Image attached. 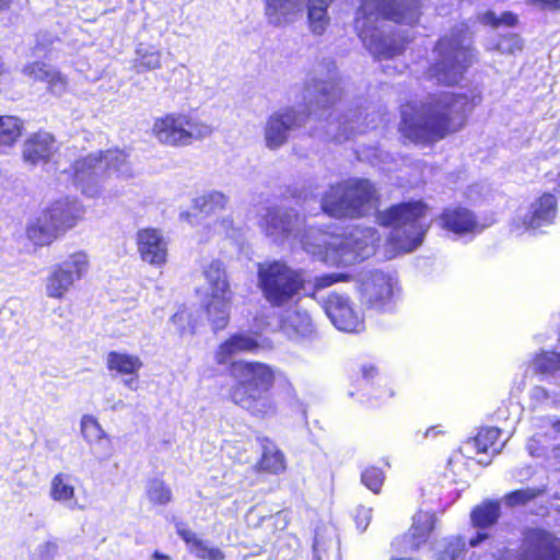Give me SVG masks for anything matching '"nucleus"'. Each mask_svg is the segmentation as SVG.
I'll list each match as a JSON object with an SVG mask.
<instances>
[{"instance_id":"obj_1","label":"nucleus","mask_w":560,"mask_h":560,"mask_svg":"<svg viewBox=\"0 0 560 560\" xmlns=\"http://www.w3.org/2000/svg\"><path fill=\"white\" fill-rule=\"evenodd\" d=\"M340 89L330 75L328 80L311 79L304 89V105L283 107L273 112L264 126V141L269 150H278L288 143L291 135L303 128L311 117L318 120L319 126L312 131V136L325 140L343 142L351 136L374 129L383 121L382 116L359 122L362 113L350 110L349 114H340V109L332 108L340 100Z\"/></svg>"},{"instance_id":"obj_2","label":"nucleus","mask_w":560,"mask_h":560,"mask_svg":"<svg viewBox=\"0 0 560 560\" xmlns=\"http://www.w3.org/2000/svg\"><path fill=\"white\" fill-rule=\"evenodd\" d=\"M420 15L419 0H361L354 30L375 58L389 59L404 52L408 39L389 28L385 21L413 25Z\"/></svg>"},{"instance_id":"obj_3","label":"nucleus","mask_w":560,"mask_h":560,"mask_svg":"<svg viewBox=\"0 0 560 560\" xmlns=\"http://www.w3.org/2000/svg\"><path fill=\"white\" fill-rule=\"evenodd\" d=\"M472 105L465 94L442 92L400 108V131L409 140L429 143L460 130Z\"/></svg>"},{"instance_id":"obj_4","label":"nucleus","mask_w":560,"mask_h":560,"mask_svg":"<svg viewBox=\"0 0 560 560\" xmlns=\"http://www.w3.org/2000/svg\"><path fill=\"white\" fill-rule=\"evenodd\" d=\"M231 374L236 380L230 392L235 405L258 418L276 415L277 404L270 394L275 373L269 365L240 361L232 364Z\"/></svg>"},{"instance_id":"obj_5","label":"nucleus","mask_w":560,"mask_h":560,"mask_svg":"<svg viewBox=\"0 0 560 560\" xmlns=\"http://www.w3.org/2000/svg\"><path fill=\"white\" fill-rule=\"evenodd\" d=\"M435 61L428 74L445 85L457 84L476 59L468 26L460 23L452 27L435 44Z\"/></svg>"},{"instance_id":"obj_6","label":"nucleus","mask_w":560,"mask_h":560,"mask_svg":"<svg viewBox=\"0 0 560 560\" xmlns=\"http://www.w3.org/2000/svg\"><path fill=\"white\" fill-rule=\"evenodd\" d=\"M312 233L322 243L314 245L307 241L306 248L324 262L335 261L336 258L347 265L362 261L375 253L380 242L377 231L373 228L357 226L343 237L316 231Z\"/></svg>"},{"instance_id":"obj_7","label":"nucleus","mask_w":560,"mask_h":560,"mask_svg":"<svg viewBox=\"0 0 560 560\" xmlns=\"http://www.w3.org/2000/svg\"><path fill=\"white\" fill-rule=\"evenodd\" d=\"M427 210L421 201L401 202L380 211L376 219L381 225L392 229L388 240L396 249L412 252L422 244L429 229Z\"/></svg>"},{"instance_id":"obj_8","label":"nucleus","mask_w":560,"mask_h":560,"mask_svg":"<svg viewBox=\"0 0 560 560\" xmlns=\"http://www.w3.org/2000/svg\"><path fill=\"white\" fill-rule=\"evenodd\" d=\"M74 185L82 194L94 197L98 194L100 184L106 174H115L119 178H130L133 171L127 154L114 150L91 153L77 160L71 166Z\"/></svg>"},{"instance_id":"obj_9","label":"nucleus","mask_w":560,"mask_h":560,"mask_svg":"<svg viewBox=\"0 0 560 560\" xmlns=\"http://www.w3.org/2000/svg\"><path fill=\"white\" fill-rule=\"evenodd\" d=\"M376 190L368 179H349L330 186L323 196L322 209L335 218L357 219L375 207Z\"/></svg>"},{"instance_id":"obj_10","label":"nucleus","mask_w":560,"mask_h":560,"mask_svg":"<svg viewBox=\"0 0 560 560\" xmlns=\"http://www.w3.org/2000/svg\"><path fill=\"white\" fill-rule=\"evenodd\" d=\"M258 287L273 307L289 304L303 288L302 273L282 261L258 265Z\"/></svg>"},{"instance_id":"obj_11","label":"nucleus","mask_w":560,"mask_h":560,"mask_svg":"<svg viewBox=\"0 0 560 560\" xmlns=\"http://www.w3.org/2000/svg\"><path fill=\"white\" fill-rule=\"evenodd\" d=\"M266 224L268 235L273 236L276 240L289 237L300 238L303 249L313 257L315 256L306 248V242L308 241L314 245L320 244L322 240L312 235V232L326 233L314 226L305 228L304 218L300 217L294 209H268Z\"/></svg>"},{"instance_id":"obj_12","label":"nucleus","mask_w":560,"mask_h":560,"mask_svg":"<svg viewBox=\"0 0 560 560\" xmlns=\"http://www.w3.org/2000/svg\"><path fill=\"white\" fill-rule=\"evenodd\" d=\"M395 284V279L383 271L362 272L359 280L362 304L378 313L392 311Z\"/></svg>"},{"instance_id":"obj_13","label":"nucleus","mask_w":560,"mask_h":560,"mask_svg":"<svg viewBox=\"0 0 560 560\" xmlns=\"http://www.w3.org/2000/svg\"><path fill=\"white\" fill-rule=\"evenodd\" d=\"M89 260L84 253H75L62 262L55 265L46 279V294L61 299L77 280L88 273Z\"/></svg>"},{"instance_id":"obj_14","label":"nucleus","mask_w":560,"mask_h":560,"mask_svg":"<svg viewBox=\"0 0 560 560\" xmlns=\"http://www.w3.org/2000/svg\"><path fill=\"white\" fill-rule=\"evenodd\" d=\"M325 313L332 325L340 331L361 332L364 330L362 313L350 296L330 292L323 302Z\"/></svg>"},{"instance_id":"obj_15","label":"nucleus","mask_w":560,"mask_h":560,"mask_svg":"<svg viewBox=\"0 0 560 560\" xmlns=\"http://www.w3.org/2000/svg\"><path fill=\"white\" fill-rule=\"evenodd\" d=\"M516 553V560H560V539L541 529H528Z\"/></svg>"},{"instance_id":"obj_16","label":"nucleus","mask_w":560,"mask_h":560,"mask_svg":"<svg viewBox=\"0 0 560 560\" xmlns=\"http://www.w3.org/2000/svg\"><path fill=\"white\" fill-rule=\"evenodd\" d=\"M188 116L184 114H167L158 118L153 125V133L156 139L167 145H187L186 127Z\"/></svg>"},{"instance_id":"obj_17","label":"nucleus","mask_w":560,"mask_h":560,"mask_svg":"<svg viewBox=\"0 0 560 560\" xmlns=\"http://www.w3.org/2000/svg\"><path fill=\"white\" fill-rule=\"evenodd\" d=\"M137 246L142 260L158 266L166 261L167 245L160 231L154 229L138 231Z\"/></svg>"},{"instance_id":"obj_18","label":"nucleus","mask_w":560,"mask_h":560,"mask_svg":"<svg viewBox=\"0 0 560 560\" xmlns=\"http://www.w3.org/2000/svg\"><path fill=\"white\" fill-rule=\"evenodd\" d=\"M43 213L62 234L82 218L83 208L77 200L65 198L52 202Z\"/></svg>"},{"instance_id":"obj_19","label":"nucleus","mask_w":560,"mask_h":560,"mask_svg":"<svg viewBox=\"0 0 560 560\" xmlns=\"http://www.w3.org/2000/svg\"><path fill=\"white\" fill-rule=\"evenodd\" d=\"M557 212V201L551 194H544L529 205L526 212L521 215L522 224L526 230H537L551 224Z\"/></svg>"},{"instance_id":"obj_20","label":"nucleus","mask_w":560,"mask_h":560,"mask_svg":"<svg viewBox=\"0 0 560 560\" xmlns=\"http://www.w3.org/2000/svg\"><path fill=\"white\" fill-rule=\"evenodd\" d=\"M500 513L501 506L498 501H485L471 511V524L475 528H478L476 536L469 539V546L471 548L478 547L482 541L489 538L486 529L498 522Z\"/></svg>"},{"instance_id":"obj_21","label":"nucleus","mask_w":560,"mask_h":560,"mask_svg":"<svg viewBox=\"0 0 560 560\" xmlns=\"http://www.w3.org/2000/svg\"><path fill=\"white\" fill-rule=\"evenodd\" d=\"M106 366L110 372L129 377L122 381L124 385L131 390L139 387V371L142 368V361L138 355L110 351L106 357Z\"/></svg>"},{"instance_id":"obj_22","label":"nucleus","mask_w":560,"mask_h":560,"mask_svg":"<svg viewBox=\"0 0 560 560\" xmlns=\"http://www.w3.org/2000/svg\"><path fill=\"white\" fill-rule=\"evenodd\" d=\"M54 136L46 131L32 135L23 144V159L25 162L36 165L48 162L57 152Z\"/></svg>"},{"instance_id":"obj_23","label":"nucleus","mask_w":560,"mask_h":560,"mask_svg":"<svg viewBox=\"0 0 560 560\" xmlns=\"http://www.w3.org/2000/svg\"><path fill=\"white\" fill-rule=\"evenodd\" d=\"M260 347L254 336L235 334L220 345L214 353V360L218 364H226L234 355L243 352H256Z\"/></svg>"},{"instance_id":"obj_24","label":"nucleus","mask_w":560,"mask_h":560,"mask_svg":"<svg viewBox=\"0 0 560 560\" xmlns=\"http://www.w3.org/2000/svg\"><path fill=\"white\" fill-rule=\"evenodd\" d=\"M435 516L429 512H419L413 516V523L409 532L404 535L401 541L404 551H413L427 542L433 529Z\"/></svg>"},{"instance_id":"obj_25","label":"nucleus","mask_w":560,"mask_h":560,"mask_svg":"<svg viewBox=\"0 0 560 560\" xmlns=\"http://www.w3.org/2000/svg\"><path fill=\"white\" fill-rule=\"evenodd\" d=\"M339 544L331 525L317 527L313 542V560H339Z\"/></svg>"},{"instance_id":"obj_26","label":"nucleus","mask_w":560,"mask_h":560,"mask_svg":"<svg viewBox=\"0 0 560 560\" xmlns=\"http://www.w3.org/2000/svg\"><path fill=\"white\" fill-rule=\"evenodd\" d=\"M305 0H266L268 22L275 26L292 23L303 9Z\"/></svg>"},{"instance_id":"obj_27","label":"nucleus","mask_w":560,"mask_h":560,"mask_svg":"<svg viewBox=\"0 0 560 560\" xmlns=\"http://www.w3.org/2000/svg\"><path fill=\"white\" fill-rule=\"evenodd\" d=\"M23 73L31 79L46 81L49 90L54 94H61L66 91V78L60 72L43 62H32L24 66Z\"/></svg>"},{"instance_id":"obj_28","label":"nucleus","mask_w":560,"mask_h":560,"mask_svg":"<svg viewBox=\"0 0 560 560\" xmlns=\"http://www.w3.org/2000/svg\"><path fill=\"white\" fill-rule=\"evenodd\" d=\"M443 228L456 234L474 232L477 221L474 214L465 208L446 209L441 215Z\"/></svg>"},{"instance_id":"obj_29","label":"nucleus","mask_w":560,"mask_h":560,"mask_svg":"<svg viewBox=\"0 0 560 560\" xmlns=\"http://www.w3.org/2000/svg\"><path fill=\"white\" fill-rule=\"evenodd\" d=\"M59 235H61L59 231L43 212L30 221L26 228L27 238L36 246L49 245Z\"/></svg>"},{"instance_id":"obj_30","label":"nucleus","mask_w":560,"mask_h":560,"mask_svg":"<svg viewBox=\"0 0 560 560\" xmlns=\"http://www.w3.org/2000/svg\"><path fill=\"white\" fill-rule=\"evenodd\" d=\"M233 293L210 294L206 312L213 329H223L230 319V306Z\"/></svg>"},{"instance_id":"obj_31","label":"nucleus","mask_w":560,"mask_h":560,"mask_svg":"<svg viewBox=\"0 0 560 560\" xmlns=\"http://www.w3.org/2000/svg\"><path fill=\"white\" fill-rule=\"evenodd\" d=\"M262 450L261 458L257 463V469L269 474H280L285 469V458L283 453L269 439H259Z\"/></svg>"},{"instance_id":"obj_32","label":"nucleus","mask_w":560,"mask_h":560,"mask_svg":"<svg viewBox=\"0 0 560 560\" xmlns=\"http://www.w3.org/2000/svg\"><path fill=\"white\" fill-rule=\"evenodd\" d=\"M50 497L54 501L62 503L70 510L82 509L75 498L71 477L67 474H57L50 482Z\"/></svg>"},{"instance_id":"obj_33","label":"nucleus","mask_w":560,"mask_h":560,"mask_svg":"<svg viewBox=\"0 0 560 560\" xmlns=\"http://www.w3.org/2000/svg\"><path fill=\"white\" fill-rule=\"evenodd\" d=\"M334 0H308L307 1V22L311 32L314 35H323L330 23L328 8Z\"/></svg>"},{"instance_id":"obj_34","label":"nucleus","mask_w":560,"mask_h":560,"mask_svg":"<svg viewBox=\"0 0 560 560\" xmlns=\"http://www.w3.org/2000/svg\"><path fill=\"white\" fill-rule=\"evenodd\" d=\"M283 330L289 338L299 340L311 337L314 332V326L307 312L294 311L285 318Z\"/></svg>"},{"instance_id":"obj_35","label":"nucleus","mask_w":560,"mask_h":560,"mask_svg":"<svg viewBox=\"0 0 560 560\" xmlns=\"http://www.w3.org/2000/svg\"><path fill=\"white\" fill-rule=\"evenodd\" d=\"M203 276L209 284L210 294L232 293L225 269L221 261H211L205 268Z\"/></svg>"},{"instance_id":"obj_36","label":"nucleus","mask_w":560,"mask_h":560,"mask_svg":"<svg viewBox=\"0 0 560 560\" xmlns=\"http://www.w3.org/2000/svg\"><path fill=\"white\" fill-rule=\"evenodd\" d=\"M228 197L220 191H211L194 199V209L199 213L211 214L225 208Z\"/></svg>"},{"instance_id":"obj_37","label":"nucleus","mask_w":560,"mask_h":560,"mask_svg":"<svg viewBox=\"0 0 560 560\" xmlns=\"http://www.w3.org/2000/svg\"><path fill=\"white\" fill-rule=\"evenodd\" d=\"M23 121L15 116H0V145L11 147L21 136Z\"/></svg>"},{"instance_id":"obj_38","label":"nucleus","mask_w":560,"mask_h":560,"mask_svg":"<svg viewBox=\"0 0 560 560\" xmlns=\"http://www.w3.org/2000/svg\"><path fill=\"white\" fill-rule=\"evenodd\" d=\"M135 67L137 72L155 70L161 68V51L154 47L140 44L136 49Z\"/></svg>"},{"instance_id":"obj_39","label":"nucleus","mask_w":560,"mask_h":560,"mask_svg":"<svg viewBox=\"0 0 560 560\" xmlns=\"http://www.w3.org/2000/svg\"><path fill=\"white\" fill-rule=\"evenodd\" d=\"M465 541L460 537H450L439 544L436 548V560H458L464 556Z\"/></svg>"},{"instance_id":"obj_40","label":"nucleus","mask_w":560,"mask_h":560,"mask_svg":"<svg viewBox=\"0 0 560 560\" xmlns=\"http://www.w3.org/2000/svg\"><path fill=\"white\" fill-rule=\"evenodd\" d=\"M500 434L501 430L498 428H485L471 442H469V444L476 448L477 453H487L489 450H492L493 454H498L501 448L495 447V442Z\"/></svg>"},{"instance_id":"obj_41","label":"nucleus","mask_w":560,"mask_h":560,"mask_svg":"<svg viewBox=\"0 0 560 560\" xmlns=\"http://www.w3.org/2000/svg\"><path fill=\"white\" fill-rule=\"evenodd\" d=\"M145 493L151 503L159 505L167 504L173 498L171 488L160 478L148 480Z\"/></svg>"},{"instance_id":"obj_42","label":"nucleus","mask_w":560,"mask_h":560,"mask_svg":"<svg viewBox=\"0 0 560 560\" xmlns=\"http://www.w3.org/2000/svg\"><path fill=\"white\" fill-rule=\"evenodd\" d=\"M542 492L544 490L539 488L518 489L506 493L503 497V502L510 508L522 506L538 498Z\"/></svg>"},{"instance_id":"obj_43","label":"nucleus","mask_w":560,"mask_h":560,"mask_svg":"<svg viewBox=\"0 0 560 560\" xmlns=\"http://www.w3.org/2000/svg\"><path fill=\"white\" fill-rule=\"evenodd\" d=\"M81 431L84 439L90 443L100 441L105 436V432L102 429L101 424L92 416H84L82 418Z\"/></svg>"},{"instance_id":"obj_44","label":"nucleus","mask_w":560,"mask_h":560,"mask_svg":"<svg viewBox=\"0 0 560 560\" xmlns=\"http://www.w3.org/2000/svg\"><path fill=\"white\" fill-rule=\"evenodd\" d=\"M384 472L377 467H368L361 474L362 483L374 493H378L384 483Z\"/></svg>"},{"instance_id":"obj_45","label":"nucleus","mask_w":560,"mask_h":560,"mask_svg":"<svg viewBox=\"0 0 560 560\" xmlns=\"http://www.w3.org/2000/svg\"><path fill=\"white\" fill-rule=\"evenodd\" d=\"M188 135L187 137V145L192 143L194 140H200L206 137H209L212 133L211 126L197 121L188 116V124L185 128Z\"/></svg>"},{"instance_id":"obj_46","label":"nucleus","mask_w":560,"mask_h":560,"mask_svg":"<svg viewBox=\"0 0 560 560\" xmlns=\"http://www.w3.org/2000/svg\"><path fill=\"white\" fill-rule=\"evenodd\" d=\"M481 22L494 27L500 25L513 27L517 23V16L509 11L503 12L500 16H498L493 11H488L482 15Z\"/></svg>"},{"instance_id":"obj_47","label":"nucleus","mask_w":560,"mask_h":560,"mask_svg":"<svg viewBox=\"0 0 560 560\" xmlns=\"http://www.w3.org/2000/svg\"><path fill=\"white\" fill-rule=\"evenodd\" d=\"M58 544L56 539L39 544L31 555L32 560H55L58 553Z\"/></svg>"},{"instance_id":"obj_48","label":"nucleus","mask_w":560,"mask_h":560,"mask_svg":"<svg viewBox=\"0 0 560 560\" xmlns=\"http://www.w3.org/2000/svg\"><path fill=\"white\" fill-rule=\"evenodd\" d=\"M191 548L192 552L200 559L222 560L224 558L223 552L219 548L209 547L201 539Z\"/></svg>"},{"instance_id":"obj_49","label":"nucleus","mask_w":560,"mask_h":560,"mask_svg":"<svg viewBox=\"0 0 560 560\" xmlns=\"http://www.w3.org/2000/svg\"><path fill=\"white\" fill-rule=\"evenodd\" d=\"M372 518V509L360 505L355 509L354 513V522L357 524L358 529L364 532Z\"/></svg>"},{"instance_id":"obj_50","label":"nucleus","mask_w":560,"mask_h":560,"mask_svg":"<svg viewBox=\"0 0 560 560\" xmlns=\"http://www.w3.org/2000/svg\"><path fill=\"white\" fill-rule=\"evenodd\" d=\"M342 280L341 273H329V275H323L318 276L314 280V287L316 290L325 289L330 287L331 284Z\"/></svg>"},{"instance_id":"obj_51","label":"nucleus","mask_w":560,"mask_h":560,"mask_svg":"<svg viewBox=\"0 0 560 560\" xmlns=\"http://www.w3.org/2000/svg\"><path fill=\"white\" fill-rule=\"evenodd\" d=\"M177 533L180 536V538L185 540L187 544H190L191 547L199 540L197 535L188 528H178Z\"/></svg>"},{"instance_id":"obj_52","label":"nucleus","mask_w":560,"mask_h":560,"mask_svg":"<svg viewBox=\"0 0 560 560\" xmlns=\"http://www.w3.org/2000/svg\"><path fill=\"white\" fill-rule=\"evenodd\" d=\"M530 395H532V398L537 400V401L546 400L549 397V394H548L547 389H545L541 386H535L532 389V394Z\"/></svg>"},{"instance_id":"obj_53","label":"nucleus","mask_w":560,"mask_h":560,"mask_svg":"<svg viewBox=\"0 0 560 560\" xmlns=\"http://www.w3.org/2000/svg\"><path fill=\"white\" fill-rule=\"evenodd\" d=\"M532 3L539 4L542 9H560V0H529Z\"/></svg>"},{"instance_id":"obj_54","label":"nucleus","mask_w":560,"mask_h":560,"mask_svg":"<svg viewBox=\"0 0 560 560\" xmlns=\"http://www.w3.org/2000/svg\"><path fill=\"white\" fill-rule=\"evenodd\" d=\"M377 375V370L373 365H363L362 366V376L363 380L369 382L370 380H373Z\"/></svg>"},{"instance_id":"obj_55","label":"nucleus","mask_w":560,"mask_h":560,"mask_svg":"<svg viewBox=\"0 0 560 560\" xmlns=\"http://www.w3.org/2000/svg\"><path fill=\"white\" fill-rule=\"evenodd\" d=\"M244 560H270V556L266 551H259L257 553L246 555Z\"/></svg>"},{"instance_id":"obj_56","label":"nucleus","mask_w":560,"mask_h":560,"mask_svg":"<svg viewBox=\"0 0 560 560\" xmlns=\"http://www.w3.org/2000/svg\"><path fill=\"white\" fill-rule=\"evenodd\" d=\"M185 319V312H177L175 313L171 320L176 325V324H179L180 322H183Z\"/></svg>"},{"instance_id":"obj_57","label":"nucleus","mask_w":560,"mask_h":560,"mask_svg":"<svg viewBox=\"0 0 560 560\" xmlns=\"http://www.w3.org/2000/svg\"><path fill=\"white\" fill-rule=\"evenodd\" d=\"M11 2H12V0H0V10H4V9L9 8Z\"/></svg>"},{"instance_id":"obj_58","label":"nucleus","mask_w":560,"mask_h":560,"mask_svg":"<svg viewBox=\"0 0 560 560\" xmlns=\"http://www.w3.org/2000/svg\"><path fill=\"white\" fill-rule=\"evenodd\" d=\"M557 186L553 188L558 194H560V173L557 176Z\"/></svg>"},{"instance_id":"obj_59","label":"nucleus","mask_w":560,"mask_h":560,"mask_svg":"<svg viewBox=\"0 0 560 560\" xmlns=\"http://www.w3.org/2000/svg\"><path fill=\"white\" fill-rule=\"evenodd\" d=\"M153 557H154L155 559H167V557H166V556H164V555L160 553L159 551H155V552H154V555H153Z\"/></svg>"},{"instance_id":"obj_60","label":"nucleus","mask_w":560,"mask_h":560,"mask_svg":"<svg viewBox=\"0 0 560 560\" xmlns=\"http://www.w3.org/2000/svg\"><path fill=\"white\" fill-rule=\"evenodd\" d=\"M438 432L435 431V428H431L427 430L425 436H430L431 434L435 435Z\"/></svg>"},{"instance_id":"obj_61","label":"nucleus","mask_w":560,"mask_h":560,"mask_svg":"<svg viewBox=\"0 0 560 560\" xmlns=\"http://www.w3.org/2000/svg\"><path fill=\"white\" fill-rule=\"evenodd\" d=\"M555 457L560 462V445L553 450Z\"/></svg>"},{"instance_id":"obj_62","label":"nucleus","mask_w":560,"mask_h":560,"mask_svg":"<svg viewBox=\"0 0 560 560\" xmlns=\"http://www.w3.org/2000/svg\"><path fill=\"white\" fill-rule=\"evenodd\" d=\"M555 429L560 432V420L553 424Z\"/></svg>"},{"instance_id":"obj_63","label":"nucleus","mask_w":560,"mask_h":560,"mask_svg":"<svg viewBox=\"0 0 560 560\" xmlns=\"http://www.w3.org/2000/svg\"><path fill=\"white\" fill-rule=\"evenodd\" d=\"M120 405H122V401H121V400H120V401H118V402L116 404L115 408H116V407H120Z\"/></svg>"},{"instance_id":"obj_64","label":"nucleus","mask_w":560,"mask_h":560,"mask_svg":"<svg viewBox=\"0 0 560 560\" xmlns=\"http://www.w3.org/2000/svg\"><path fill=\"white\" fill-rule=\"evenodd\" d=\"M506 553H508L509 556H512V555H513V552H512L511 550H510V551H506Z\"/></svg>"}]
</instances>
